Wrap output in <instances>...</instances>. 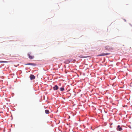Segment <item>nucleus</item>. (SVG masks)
Listing matches in <instances>:
<instances>
[{
    "mask_svg": "<svg viewBox=\"0 0 132 132\" xmlns=\"http://www.w3.org/2000/svg\"><path fill=\"white\" fill-rule=\"evenodd\" d=\"M109 53H102L101 54L98 55L97 56H103L107 55L108 54H109Z\"/></svg>",
    "mask_w": 132,
    "mask_h": 132,
    "instance_id": "obj_4",
    "label": "nucleus"
},
{
    "mask_svg": "<svg viewBox=\"0 0 132 132\" xmlns=\"http://www.w3.org/2000/svg\"><path fill=\"white\" fill-rule=\"evenodd\" d=\"M64 90V87H62L60 88V90L61 91H63Z\"/></svg>",
    "mask_w": 132,
    "mask_h": 132,
    "instance_id": "obj_10",
    "label": "nucleus"
},
{
    "mask_svg": "<svg viewBox=\"0 0 132 132\" xmlns=\"http://www.w3.org/2000/svg\"><path fill=\"white\" fill-rule=\"evenodd\" d=\"M69 62H70V61L68 60H66L64 62V63L66 64H68V63H69Z\"/></svg>",
    "mask_w": 132,
    "mask_h": 132,
    "instance_id": "obj_8",
    "label": "nucleus"
},
{
    "mask_svg": "<svg viewBox=\"0 0 132 132\" xmlns=\"http://www.w3.org/2000/svg\"><path fill=\"white\" fill-rule=\"evenodd\" d=\"M79 57L80 58H85V57H85V56H83L82 55H80L79 56Z\"/></svg>",
    "mask_w": 132,
    "mask_h": 132,
    "instance_id": "obj_11",
    "label": "nucleus"
},
{
    "mask_svg": "<svg viewBox=\"0 0 132 132\" xmlns=\"http://www.w3.org/2000/svg\"><path fill=\"white\" fill-rule=\"evenodd\" d=\"M117 129L118 131H121L122 130V127H121L120 126L118 125L117 126Z\"/></svg>",
    "mask_w": 132,
    "mask_h": 132,
    "instance_id": "obj_3",
    "label": "nucleus"
},
{
    "mask_svg": "<svg viewBox=\"0 0 132 132\" xmlns=\"http://www.w3.org/2000/svg\"><path fill=\"white\" fill-rule=\"evenodd\" d=\"M117 98H119V100H116V101H117L118 102V103H119V100L120 99V98H119V97H117Z\"/></svg>",
    "mask_w": 132,
    "mask_h": 132,
    "instance_id": "obj_12",
    "label": "nucleus"
},
{
    "mask_svg": "<svg viewBox=\"0 0 132 132\" xmlns=\"http://www.w3.org/2000/svg\"><path fill=\"white\" fill-rule=\"evenodd\" d=\"M26 65H33L34 66H35L36 65V64L34 63H29L26 64Z\"/></svg>",
    "mask_w": 132,
    "mask_h": 132,
    "instance_id": "obj_7",
    "label": "nucleus"
},
{
    "mask_svg": "<svg viewBox=\"0 0 132 132\" xmlns=\"http://www.w3.org/2000/svg\"><path fill=\"white\" fill-rule=\"evenodd\" d=\"M104 48L105 50L107 51H110L112 50V48L109 46H105L104 47Z\"/></svg>",
    "mask_w": 132,
    "mask_h": 132,
    "instance_id": "obj_2",
    "label": "nucleus"
},
{
    "mask_svg": "<svg viewBox=\"0 0 132 132\" xmlns=\"http://www.w3.org/2000/svg\"><path fill=\"white\" fill-rule=\"evenodd\" d=\"M0 62H4V63H5V62H6V61H0Z\"/></svg>",
    "mask_w": 132,
    "mask_h": 132,
    "instance_id": "obj_13",
    "label": "nucleus"
},
{
    "mask_svg": "<svg viewBox=\"0 0 132 132\" xmlns=\"http://www.w3.org/2000/svg\"><path fill=\"white\" fill-rule=\"evenodd\" d=\"M45 112L46 114H48L49 113V112L48 110H45Z\"/></svg>",
    "mask_w": 132,
    "mask_h": 132,
    "instance_id": "obj_9",
    "label": "nucleus"
},
{
    "mask_svg": "<svg viewBox=\"0 0 132 132\" xmlns=\"http://www.w3.org/2000/svg\"><path fill=\"white\" fill-rule=\"evenodd\" d=\"M58 87L57 85H56L53 87V89L54 90H56L58 89Z\"/></svg>",
    "mask_w": 132,
    "mask_h": 132,
    "instance_id": "obj_6",
    "label": "nucleus"
},
{
    "mask_svg": "<svg viewBox=\"0 0 132 132\" xmlns=\"http://www.w3.org/2000/svg\"><path fill=\"white\" fill-rule=\"evenodd\" d=\"M30 78L31 80H32L34 79L35 78V76L32 75H31L30 76Z\"/></svg>",
    "mask_w": 132,
    "mask_h": 132,
    "instance_id": "obj_5",
    "label": "nucleus"
},
{
    "mask_svg": "<svg viewBox=\"0 0 132 132\" xmlns=\"http://www.w3.org/2000/svg\"><path fill=\"white\" fill-rule=\"evenodd\" d=\"M31 52H29L28 53V57L30 59H33L34 58V55H31Z\"/></svg>",
    "mask_w": 132,
    "mask_h": 132,
    "instance_id": "obj_1",
    "label": "nucleus"
}]
</instances>
